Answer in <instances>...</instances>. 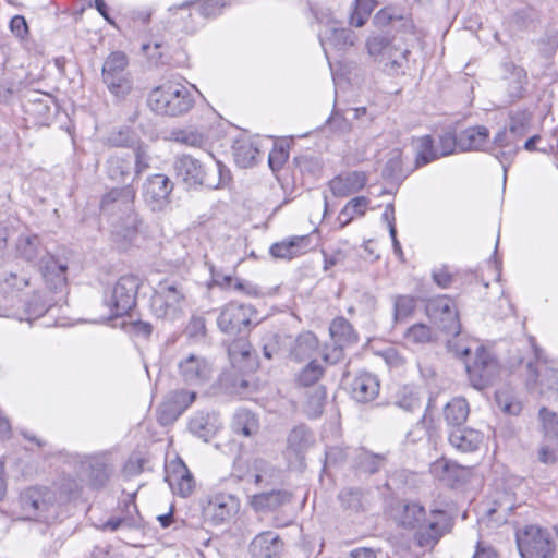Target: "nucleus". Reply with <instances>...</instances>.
Returning a JSON list of instances; mask_svg holds the SVG:
<instances>
[{
  "label": "nucleus",
  "mask_w": 558,
  "mask_h": 558,
  "mask_svg": "<svg viewBox=\"0 0 558 558\" xmlns=\"http://www.w3.org/2000/svg\"><path fill=\"white\" fill-rule=\"evenodd\" d=\"M313 444L314 435L311 430L305 425H298L288 435L287 452L301 460Z\"/></svg>",
  "instance_id": "obj_28"
},
{
  "label": "nucleus",
  "mask_w": 558,
  "mask_h": 558,
  "mask_svg": "<svg viewBox=\"0 0 558 558\" xmlns=\"http://www.w3.org/2000/svg\"><path fill=\"white\" fill-rule=\"evenodd\" d=\"M383 175L390 180H399L402 178V159L399 150L389 153V157L383 169Z\"/></svg>",
  "instance_id": "obj_51"
},
{
  "label": "nucleus",
  "mask_w": 558,
  "mask_h": 558,
  "mask_svg": "<svg viewBox=\"0 0 558 558\" xmlns=\"http://www.w3.org/2000/svg\"><path fill=\"white\" fill-rule=\"evenodd\" d=\"M426 313L447 335H459L460 323L458 312L450 298L440 295L428 300L426 304Z\"/></svg>",
  "instance_id": "obj_13"
},
{
  "label": "nucleus",
  "mask_w": 558,
  "mask_h": 558,
  "mask_svg": "<svg viewBox=\"0 0 558 558\" xmlns=\"http://www.w3.org/2000/svg\"><path fill=\"white\" fill-rule=\"evenodd\" d=\"M396 404L404 411L413 412L421 408V399L414 389L403 387L398 396Z\"/></svg>",
  "instance_id": "obj_52"
},
{
  "label": "nucleus",
  "mask_w": 558,
  "mask_h": 558,
  "mask_svg": "<svg viewBox=\"0 0 558 558\" xmlns=\"http://www.w3.org/2000/svg\"><path fill=\"white\" fill-rule=\"evenodd\" d=\"M196 399V392L179 389L172 391L158 410V420L166 425L175 421Z\"/></svg>",
  "instance_id": "obj_17"
},
{
  "label": "nucleus",
  "mask_w": 558,
  "mask_h": 558,
  "mask_svg": "<svg viewBox=\"0 0 558 558\" xmlns=\"http://www.w3.org/2000/svg\"><path fill=\"white\" fill-rule=\"evenodd\" d=\"M173 169L178 178L187 186L202 185L207 189H222L231 180L230 170L219 160L209 166H204L199 160L183 155L174 160Z\"/></svg>",
  "instance_id": "obj_2"
},
{
  "label": "nucleus",
  "mask_w": 558,
  "mask_h": 558,
  "mask_svg": "<svg viewBox=\"0 0 558 558\" xmlns=\"http://www.w3.org/2000/svg\"><path fill=\"white\" fill-rule=\"evenodd\" d=\"M194 97L182 83L167 81L153 88L148 94L147 105L157 114L179 117L187 113L194 106Z\"/></svg>",
  "instance_id": "obj_4"
},
{
  "label": "nucleus",
  "mask_w": 558,
  "mask_h": 558,
  "mask_svg": "<svg viewBox=\"0 0 558 558\" xmlns=\"http://www.w3.org/2000/svg\"><path fill=\"white\" fill-rule=\"evenodd\" d=\"M227 5L225 0H205L198 7V14L205 19L214 17L220 14L222 8Z\"/></svg>",
  "instance_id": "obj_60"
},
{
  "label": "nucleus",
  "mask_w": 558,
  "mask_h": 558,
  "mask_svg": "<svg viewBox=\"0 0 558 558\" xmlns=\"http://www.w3.org/2000/svg\"><path fill=\"white\" fill-rule=\"evenodd\" d=\"M519 150V146L510 145L508 147L504 148H492L490 154L501 163L504 169V180L506 181V173L508 170V167L511 165L514 156L517 155Z\"/></svg>",
  "instance_id": "obj_58"
},
{
  "label": "nucleus",
  "mask_w": 558,
  "mask_h": 558,
  "mask_svg": "<svg viewBox=\"0 0 558 558\" xmlns=\"http://www.w3.org/2000/svg\"><path fill=\"white\" fill-rule=\"evenodd\" d=\"M135 190L131 185L117 187L105 194L100 202L104 213L122 215L114 222V233L126 241H132L138 230L140 219L133 209Z\"/></svg>",
  "instance_id": "obj_3"
},
{
  "label": "nucleus",
  "mask_w": 558,
  "mask_h": 558,
  "mask_svg": "<svg viewBox=\"0 0 558 558\" xmlns=\"http://www.w3.org/2000/svg\"><path fill=\"white\" fill-rule=\"evenodd\" d=\"M326 400V390L323 386L314 387L307 392L304 411L310 418L318 417L323 411Z\"/></svg>",
  "instance_id": "obj_40"
},
{
  "label": "nucleus",
  "mask_w": 558,
  "mask_h": 558,
  "mask_svg": "<svg viewBox=\"0 0 558 558\" xmlns=\"http://www.w3.org/2000/svg\"><path fill=\"white\" fill-rule=\"evenodd\" d=\"M505 72L509 74L505 80L509 81V95L510 97H520L526 81V74L522 68L517 66L511 62L504 64Z\"/></svg>",
  "instance_id": "obj_41"
},
{
  "label": "nucleus",
  "mask_w": 558,
  "mask_h": 558,
  "mask_svg": "<svg viewBox=\"0 0 558 558\" xmlns=\"http://www.w3.org/2000/svg\"><path fill=\"white\" fill-rule=\"evenodd\" d=\"M538 416L545 436L549 439L558 440V414L543 407L539 410Z\"/></svg>",
  "instance_id": "obj_49"
},
{
  "label": "nucleus",
  "mask_w": 558,
  "mask_h": 558,
  "mask_svg": "<svg viewBox=\"0 0 558 558\" xmlns=\"http://www.w3.org/2000/svg\"><path fill=\"white\" fill-rule=\"evenodd\" d=\"M385 457L381 454H374L371 452H363L359 457L360 469L369 474H374L379 471L384 465Z\"/></svg>",
  "instance_id": "obj_56"
},
{
  "label": "nucleus",
  "mask_w": 558,
  "mask_h": 558,
  "mask_svg": "<svg viewBox=\"0 0 558 558\" xmlns=\"http://www.w3.org/2000/svg\"><path fill=\"white\" fill-rule=\"evenodd\" d=\"M167 481L172 490L182 496L187 497L192 494L195 482L191 472L184 464L179 465L171 474L167 476Z\"/></svg>",
  "instance_id": "obj_35"
},
{
  "label": "nucleus",
  "mask_w": 558,
  "mask_h": 558,
  "mask_svg": "<svg viewBox=\"0 0 558 558\" xmlns=\"http://www.w3.org/2000/svg\"><path fill=\"white\" fill-rule=\"evenodd\" d=\"M185 293L181 283L174 280L160 281L151 296V311L162 319L174 320L182 312Z\"/></svg>",
  "instance_id": "obj_7"
},
{
  "label": "nucleus",
  "mask_w": 558,
  "mask_h": 558,
  "mask_svg": "<svg viewBox=\"0 0 558 558\" xmlns=\"http://www.w3.org/2000/svg\"><path fill=\"white\" fill-rule=\"evenodd\" d=\"M449 442L462 452H472L480 447L482 435L475 429L461 426L450 429Z\"/></svg>",
  "instance_id": "obj_31"
},
{
  "label": "nucleus",
  "mask_w": 558,
  "mask_h": 558,
  "mask_svg": "<svg viewBox=\"0 0 558 558\" xmlns=\"http://www.w3.org/2000/svg\"><path fill=\"white\" fill-rule=\"evenodd\" d=\"M238 511V501L231 495H216L208 504L207 512L216 524L231 519Z\"/></svg>",
  "instance_id": "obj_29"
},
{
  "label": "nucleus",
  "mask_w": 558,
  "mask_h": 558,
  "mask_svg": "<svg viewBox=\"0 0 558 558\" xmlns=\"http://www.w3.org/2000/svg\"><path fill=\"white\" fill-rule=\"evenodd\" d=\"M432 329L425 324H414L404 332V340L411 344H425L432 341Z\"/></svg>",
  "instance_id": "obj_48"
},
{
  "label": "nucleus",
  "mask_w": 558,
  "mask_h": 558,
  "mask_svg": "<svg viewBox=\"0 0 558 558\" xmlns=\"http://www.w3.org/2000/svg\"><path fill=\"white\" fill-rule=\"evenodd\" d=\"M529 376L527 386L536 389L539 395L550 397L551 393L558 392V371L548 367L545 364L534 366L532 363L527 365Z\"/></svg>",
  "instance_id": "obj_20"
},
{
  "label": "nucleus",
  "mask_w": 558,
  "mask_h": 558,
  "mask_svg": "<svg viewBox=\"0 0 558 558\" xmlns=\"http://www.w3.org/2000/svg\"><path fill=\"white\" fill-rule=\"evenodd\" d=\"M253 308L246 304L228 303L217 318L219 329L228 336L244 333L251 323Z\"/></svg>",
  "instance_id": "obj_14"
},
{
  "label": "nucleus",
  "mask_w": 558,
  "mask_h": 558,
  "mask_svg": "<svg viewBox=\"0 0 558 558\" xmlns=\"http://www.w3.org/2000/svg\"><path fill=\"white\" fill-rule=\"evenodd\" d=\"M357 38L356 33L350 28L330 25L325 29L320 37V41L324 47L329 45L337 50L344 51L354 46Z\"/></svg>",
  "instance_id": "obj_27"
},
{
  "label": "nucleus",
  "mask_w": 558,
  "mask_h": 558,
  "mask_svg": "<svg viewBox=\"0 0 558 558\" xmlns=\"http://www.w3.org/2000/svg\"><path fill=\"white\" fill-rule=\"evenodd\" d=\"M459 149V134L452 131H447L439 136L438 155L445 157L453 154Z\"/></svg>",
  "instance_id": "obj_57"
},
{
  "label": "nucleus",
  "mask_w": 558,
  "mask_h": 558,
  "mask_svg": "<svg viewBox=\"0 0 558 558\" xmlns=\"http://www.w3.org/2000/svg\"><path fill=\"white\" fill-rule=\"evenodd\" d=\"M365 47L367 53L383 65L384 71L391 75L400 72L404 63H407L410 53L409 49L398 48L392 39L380 34L369 35Z\"/></svg>",
  "instance_id": "obj_6"
},
{
  "label": "nucleus",
  "mask_w": 558,
  "mask_h": 558,
  "mask_svg": "<svg viewBox=\"0 0 558 558\" xmlns=\"http://www.w3.org/2000/svg\"><path fill=\"white\" fill-rule=\"evenodd\" d=\"M106 143L114 147H130L135 143V137L129 128H122L111 131L106 138Z\"/></svg>",
  "instance_id": "obj_53"
},
{
  "label": "nucleus",
  "mask_w": 558,
  "mask_h": 558,
  "mask_svg": "<svg viewBox=\"0 0 558 558\" xmlns=\"http://www.w3.org/2000/svg\"><path fill=\"white\" fill-rule=\"evenodd\" d=\"M178 371L186 385L198 387L210 380L213 365L206 357L192 353L179 361Z\"/></svg>",
  "instance_id": "obj_15"
},
{
  "label": "nucleus",
  "mask_w": 558,
  "mask_h": 558,
  "mask_svg": "<svg viewBox=\"0 0 558 558\" xmlns=\"http://www.w3.org/2000/svg\"><path fill=\"white\" fill-rule=\"evenodd\" d=\"M54 495L45 487H29L20 496L21 508L28 520L48 522L54 518Z\"/></svg>",
  "instance_id": "obj_10"
},
{
  "label": "nucleus",
  "mask_w": 558,
  "mask_h": 558,
  "mask_svg": "<svg viewBox=\"0 0 558 558\" xmlns=\"http://www.w3.org/2000/svg\"><path fill=\"white\" fill-rule=\"evenodd\" d=\"M16 253L21 258L27 262H35L38 258L40 260L41 256L47 254V251L38 235L22 233L16 242Z\"/></svg>",
  "instance_id": "obj_33"
},
{
  "label": "nucleus",
  "mask_w": 558,
  "mask_h": 558,
  "mask_svg": "<svg viewBox=\"0 0 558 558\" xmlns=\"http://www.w3.org/2000/svg\"><path fill=\"white\" fill-rule=\"evenodd\" d=\"M317 244L318 234L314 231L306 235L290 236L276 242L270 246L269 253L274 258L291 260L313 250Z\"/></svg>",
  "instance_id": "obj_16"
},
{
  "label": "nucleus",
  "mask_w": 558,
  "mask_h": 558,
  "mask_svg": "<svg viewBox=\"0 0 558 558\" xmlns=\"http://www.w3.org/2000/svg\"><path fill=\"white\" fill-rule=\"evenodd\" d=\"M288 158L289 153L283 146H275L268 155V165L274 172H277L283 167Z\"/></svg>",
  "instance_id": "obj_59"
},
{
  "label": "nucleus",
  "mask_w": 558,
  "mask_h": 558,
  "mask_svg": "<svg viewBox=\"0 0 558 558\" xmlns=\"http://www.w3.org/2000/svg\"><path fill=\"white\" fill-rule=\"evenodd\" d=\"M52 98L47 94L38 95L36 94L34 98H29L27 100V111L38 114L41 121H46V119L50 116Z\"/></svg>",
  "instance_id": "obj_47"
},
{
  "label": "nucleus",
  "mask_w": 558,
  "mask_h": 558,
  "mask_svg": "<svg viewBox=\"0 0 558 558\" xmlns=\"http://www.w3.org/2000/svg\"><path fill=\"white\" fill-rule=\"evenodd\" d=\"M341 505L354 511H359L363 507V494L359 489L344 488L339 494Z\"/></svg>",
  "instance_id": "obj_54"
},
{
  "label": "nucleus",
  "mask_w": 558,
  "mask_h": 558,
  "mask_svg": "<svg viewBox=\"0 0 558 558\" xmlns=\"http://www.w3.org/2000/svg\"><path fill=\"white\" fill-rule=\"evenodd\" d=\"M377 377L368 372H360L350 384L351 396L357 402L366 403L379 393Z\"/></svg>",
  "instance_id": "obj_24"
},
{
  "label": "nucleus",
  "mask_w": 558,
  "mask_h": 558,
  "mask_svg": "<svg viewBox=\"0 0 558 558\" xmlns=\"http://www.w3.org/2000/svg\"><path fill=\"white\" fill-rule=\"evenodd\" d=\"M489 144V131L486 126L475 125L459 133V150H485Z\"/></svg>",
  "instance_id": "obj_26"
},
{
  "label": "nucleus",
  "mask_w": 558,
  "mask_h": 558,
  "mask_svg": "<svg viewBox=\"0 0 558 558\" xmlns=\"http://www.w3.org/2000/svg\"><path fill=\"white\" fill-rule=\"evenodd\" d=\"M318 348V340L316 336L312 331L302 332L296 339L295 344L291 351V355L298 360L302 361L306 357L312 356V354Z\"/></svg>",
  "instance_id": "obj_39"
},
{
  "label": "nucleus",
  "mask_w": 558,
  "mask_h": 558,
  "mask_svg": "<svg viewBox=\"0 0 558 558\" xmlns=\"http://www.w3.org/2000/svg\"><path fill=\"white\" fill-rule=\"evenodd\" d=\"M395 520L403 529L415 530L420 547H434L444 535L448 517L442 510H432L429 515L418 502H402L395 513Z\"/></svg>",
  "instance_id": "obj_1"
},
{
  "label": "nucleus",
  "mask_w": 558,
  "mask_h": 558,
  "mask_svg": "<svg viewBox=\"0 0 558 558\" xmlns=\"http://www.w3.org/2000/svg\"><path fill=\"white\" fill-rule=\"evenodd\" d=\"M526 119L523 114H521L511 118L510 125L507 131L518 141L519 137L526 133Z\"/></svg>",
  "instance_id": "obj_63"
},
{
  "label": "nucleus",
  "mask_w": 558,
  "mask_h": 558,
  "mask_svg": "<svg viewBox=\"0 0 558 558\" xmlns=\"http://www.w3.org/2000/svg\"><path fill=\"white\" fill-rule=\"evenodd\" d=\"M233 474L239 480L258 486L268 485L279 477V471L262 458H253L246 461L238 460L233 468Z\"/></svg>",
  "instance_id": "obj_12"
},
{
  "label": "nucleus",
  "mask_w": 558,
  "mask_h": 558,
  "mask_svg": "<svg viewBox=\"0 0 558 558\" xmlns=\"http://www.w3.org/2000/svg\"><path fill=\"white\" fill-rule=\"evenodd\" d=\"M465 369L472 386L483 389L496 378L498 364L490 352L483 347H477L474 359L465 364Z\"/></svg>",
  "instance_id": "obj_11"
},
{
  "label": "nucleus",
  "mask_w": 558,
  "mask_h": 558,
  "mask_svg": "<svg viewBox=\"0 0 558 558\" xmlns=\"http://www.w3.org/2000/svg\"><path fill=\"white\" fill-rule=\"evenodd\" d=\"M329 332L339 348H335V361L341 356V347L344 344L353 343L357 340V336L351 324L344 317H336L329 327Z\"/></svg>",
  "instance_id": "obj_30"
},
{
  "label": "nucleus",
  "mask_w": 558,
  "mask_h": 558,
  "mask_svg": "<svg viewBox=\"0 0 558 558\" xmlns=\"http://www.w3.org/2000/svg\"><path fill=\"white\" fill-rule=\"evenodd\" d=\"M128 65V57L121 51L111 52L102 64V82L118 99H124L133 89V76Z\"/></svg>",
  "instance_id": "obj_5"
},
{
  "label": "nucleus",
  "mask_w": 558,
  "mask_h": 558,
  "mask_svg": "<svg viewBox=\"0 0 558 558\" xmlns=\"http://www.w3.org/2000/svg\"><path fill=\"white\" fill-rule=\"evenodd\" d=\"M171 140L191 147H202L206 144V137L203 133L190 129L173 130L171 132Z\"/></svg>",
  "instance_id": "obj_45"
},
{
  "label": "nucleus",
  "mask_w": 558,
  "mask_h": 558,
  "mask_svg": "<svg viewBox=\"0 0 558 558\" xmlns=\"http://www.w3.org/2000/svg\"><path fill=\"white\" fill-rule=\"evenodd\" d=\"M132 170V157L130 155L123 156H110L107 160V174L116 182L124 183L131 175Z\"/></svg>",
  "instance_id": "obj_37"
},
{
  "label": "nucleus",
  "mask_w": 558,
  "mask_h": 558,
  "mask_svg": "<svg viewBox=\"0 0 558 558\" xmlns=\"http://www.w3.org/2000/svg\"><path fill=\"white\" fill-rule=\"evenodd\" d=\"M39 271L50 290H62L66 286L68 262L49 253L41 256Z\"/></svg>",
  "instance_id": "obj_19"
},
{
  "label": "nucleus",
  "mask_w": 558,
  "mask_h": 558,
  "mask_svg": "<svg viewBox=\"0 0 558 558\" xmlns=\"http://www.w3.org/2000/svg\"><path fill=\"white\" fill-rule=\"evenodd\" d=\"M294 162L302 172L314 173L320 168L319 160L313 156H298Z\"/></svg>",
  "instance_id": "obj_61"
},
{
  "label": "nucleus",
  "mask_w": 558,
  "mask_h": 558,
  "mask_svg": "<svg viewBox=\"0 0 558 558\" xmlns=\"http://www.w3.org/2000/svg\"><path fill=\"white\" fill-rule=\"evenodd\" d=\"M257 416L246 409H239L232 420V429L235 434L250 437L258 432Z\"/></svg>",
  "instance_id": "obj_36"
},
{
  "label": "nucleus",
  "mask_w": 558,
  "mask_h": 558,
  "mask_svg": "<svg viewBox=\"0 0 558 558\" xmlns=\"http://www.w3.org/2000/svg\"><path fill=\"white\" fill-rule=\"evenodd\" d=\"M377 4V0H355L350 14V24L355 27H362Z\"/></svg>",
  "instance_id": "obj_43"
},
{
  "label": "nucleus",
  "mask_w": 558,
  "mask_h": 558,
  "mask_svg": "<svg viewBox=\"0 0 558 558\" xmlns=\"http://www.w3.org/2000/svg\"><path fill=\"white\" fill-rule=\"evenodd\" d=\"M398 21H400V14L389 7L379 10L373 19L375 26L379 28L391 27V29L397 28Z\"/></svg>",
  "instance_id": "obj_55"
},
{
  "label": "nucleus",
  "mask_w": 558,
  "mask_h": 558,
  "mask_svg": "<svg viewBox=\"0 0 558 558\" xmlns=\"http://www.w3.org/2000/svg\"><path fill=\"white\" fill-rule=\"evenodd\" d=\"M329 128L340 134H345L351 130V123L345 117L333 113L328 120Z\"/></svg>",
  "instance_id": "obj_62"
},
{
  "label": "nucleus",
  "mask_w": 558,
  "mask_h": 558,
  "mask_svg": "<svg viewBox=\"0 0 558 558\" xmlns=\"http://www.w3.org/2000/svg\"><path fill=\"white\" fill-rule=\"evenodd\" d=\"M283 548V542L272 531L257 534L250 544V553L253 558H277Z\"/></svg>",
  "instance_id": "obj_22"
},
{
  "label": "nucleus",
  "mask_w": 558,
  "mask_h": 558,
  "mask_svg": "<svg viewBox=\"0 0 558 558\" xmlns=\"http://www.w3.org/2000/svg\"><path fill=\"white\" fill-rule=\"evenodd\" d=\"M324 374L323 366L316 362L311 361L299 374L298 381L304 387L314 385Z\"/></svg>",
  "instance_id": "obj_50"
},
{
  "label": "nucleus",
  "mask_w": 558,
  "mask_h": 558,
  "mask_svg": "<svg viewBox=\"0 0 558 558\" xmlns=\"http://www.w3.org/2000/svg\"><path fill=\"white\" fill-rule=\"evenodd\" d=\"M432 277L435 283L442 289L450 287L453 280L452 275L448 271L446 266L435 268Z\"/></svg>",
  "instance_id": "obj_64"
},
{
  "label": "nucleus",
  "mask_w": 558,
  "mask_h": 558,
  "mask_svg": "<svg viewBox=\"0 0 558 558\" xmlns=\"http://www.w3.org/2000/svg\"><path fill=\"white\" fill-rule=\"evenodd\" d=\"M517 544L522 558H551L556 550L551 532L538 525L526 526L517 536Z\"/></svg>",
  "instance_id": "obj_8"
},
{
  "label": "nucleus",
  "mask_w": 558,
  "mask_h": 558,
  "mask_svg": "<svg viewBox=\"0 0 558 558\" xmlns=\"http://www.w3.org/2000/svg\"><path fill=\"white\" fill-rule=\"evenodd\" d=\"M189 428L195 436L209 441L221 428V421L216 413L199 412L191 418Z\"/></svg>",
  "instance_id": "obj_25"
},
{
  "label": "nucleus",
  "mask_w": 558,
  "mask_h": 558,
  "mask_svg": "<svg viewBox=\"0 0 558 558\" xmlns=\"http://www.w3.org/2000/svg\"><path fill=\"white\" fill-rule=\"evenodd\" d=\"M367 183V175L362 171L341 173L328 183L331 193L337 197L348 196L362 190Z\"/></svg>",
  "instance_id": "obj_23"
},
{
  "label": "nucleus",
  "mask_w": 558,
  "mask_h": 558,
  "mask_svg": "<svg viewBox=\"0 0 558 558\" xmlns=\"http://www.w3.org/2000/svg\"><path fill=\"white\" fill-rule=\"evenodd\" d=\"M368 205L369 199L365 196H357L350 199L338 216L340 226L344 227L349 225L355 217L364 216Z\"/></svg>",
  "instance_id": "obj_38"
},
{
  "label": "nucleus",
  "mask_w": 558,
  "mask_h": 558,
  "mask_svg": "<svg viewBox=\"0 0 558 558\" xmlns=\"http://www.w3.org/2000/svg\"><path fill=\"white\" fill-rule=\"evenodd\" d=\"M416 142V167L425 166L439 158L438 150L434 148V141L430 135L421 136Z\"/></svg>",
  "instance_id": "obj_42"
},
{
  "label": "nucleus",
  "mask_w": 558,
  "mask_h": 558,
  "mask_svg": "<svg viewBox=\"0 0 558 558\" xmlns=\"http://www.w3.org/2000/svg\"><path fill=\"white\" fill-rule=\"evenodd\" d=\"M81 472L96 488L102 487L109 480L111 470L105 454L85 457L81 461Z\"/></svg>",
  "instance_id": "obj_21"
},
{
  "label": "nucleus",
  "mask_w": 558,
  "mask_h": 558,
  "mask_svg": "<svg viewBox=\"0 0 558 558\" xmlns=\"http://www.w3.org/2000/svg\"><path fill=\"white\" fill-rule=\"evenodd\" d=\"M290 494L284 490H272L270 493H262L255 495L254 504L262 508H277L290 501Z\"/></svg>",
  "instance_id": "obj_46"
},
{
  "label": "nucleus",
  "mask_w": 558,
  "mask_h": 558,
  "mask_svg": "<svg viewBox=\"0 0 558 558\" xmlns=\"http://www.w3.org/2000/svg\"><path fill=\"white\" fill-rule=\"evenodd\" d=\"M393 318L400 323L411 317L416 307V299L412 295L393 296Z\"/></svg>",
  "instance_id": "obj_44"
},
{
  "label": "nucleus",
  "mask_w": 558,
  "mask_h": 558,
  "mask_svg": "<svg viewBox=\"0 0 558 558\" xmlns=\"http://www.w3.org/2000/svg\"><path fill=\"white\" fill-rule=\"evenodd\" d=\"M232 149L234 161L241 168L253 166L259 155L257 142L247 137L235 140Z\"/></svg>",
  "instance_id": "obj_32"
},
{
  "label": "nucleus",
  "mask_w": 558,
  "mask_h": 558,
  "mask_svg": "<svg viewBox=\"0 0 558 558\" xmlns=\"http://www.w3.org/2000/svg\"><path fill=\"white\" fill-rule=\"evenodd\" d=\"M141 280L134 275H125L118 279L109 294L105 295V304L110 310V318L129 313L136 303Z\"/></svg>",
  "instance_id": "obj_9"
},
{
  "label": "nucleus",
  "mask_w": 558,
  "mask_h": 558,
  "mask_svg": "<svg viewBox=\"0 0 558 558\" xmlns=\"http://www.w3.org/2000/svg\"><path fill=\"white\" fill-rule=\"evenodd\" d=\"M172 189L173 183L167 175L154 174L144 184V198L153 210H161L169 203Z\"/></svg>",
  "instance_id": "obj_18"
},
{
  "label": "nucleus",
  "mask_w": 558,
  "mask_h": 558,
  "mask_svg": "<svg viewBox=\"0 0 558 558\" xmlns=\"http://www.w3.org/2000/svg\"><path fill=\"white\" fill-rule=\"evenodd\" d=\"M469 413V403L461 397L452 398L444 408L445 421L451 429L463 426Z\"/></svg>",
  "instance_id": "obj_34"
}]
</instances>
